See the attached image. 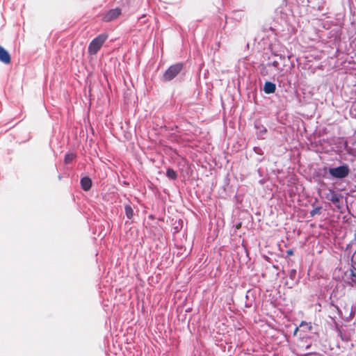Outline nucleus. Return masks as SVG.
<instances>
[{
	"instance_id": "3",
	"label": "nucleus",
	"mask_w": 356,
	"mask_h": 356,
	"mask_svg": "<svg viewBox=\"0 0 356 356\" xmlns=\"http://www.w3.org/2000/svg\"><path fill=\"white\" fill-rule=\"evenodd\" d=\"M349 168L347 165H341L337 168L329 169V173L335 178L343 179L347 177L349 174Z\"/></svg>"
},
{
	"instance_id": "13",
	"label": "nucleus",
	"mask_w": 356,
	"mask_h": 356,
	"mask_svg": "<svg viewBox=\"0 0 356 356\" xmlns=\"http://www.w3.org/2000/svg\"><path fill=\"white\" fill-rule=\"evenodd\" d=\"M286 254L288 257L293 255V250L292 249L288 250L286 251Z\"/></svg>"
},
{
	"instance_id": "11",
	"label": "nucleus",
	"mask_w": 356,
	"mask_h": 356,
	"mask_svg": "<svg viewBox=\"0 0 356 356\" xmlns=\"http://www.w3.org/2000/svg\"><path fill=\"white\" fill-rule=\"evenodd\" d=\"M321 207H315V208H314L311 211L310 214H311L312 216H314L316 214H320L321 213Z\"/></svg>"
},
{
	"instance_id": "10",
	"label": "nucleus",
	"mask_w": 356,
	"mask_h": 356,
	"mask_svg": "<svg viewBox=\"0 0 356 356\" xmlns=\"http://www.w3.org/2000/svg\"><path fill=\"white\" fill-rule=\"evenodd\" d=\"M166 175L168 177L172 179H175L177 178V173L176 172L172 169H168L166 172Z\"/></svg>"
},
{
	"instance_id": "1",
	"label": "nucleus",
	"mask_w": 356,
	"mask_h": 356,
	"mask_svg": "<svg viewBox=\"0 0 356 356\" xmlns=\"http://www.w3.org/2000/svg\"><path fill=\"white\" fill-rule=\"evenodd\" d=\"M108 35L106 33H102L95 38L89 44L88 52L90 55L96 54L98 51L102 48L104 43L108 39Z\"/></svg>"
},
{
	"instance_id": "15",
	"label": "nucleus",
	"mask_w": 356,
	"mask_h": 356,
	"mask_svg": "<svg viewBox=\"0 0 356 356\" xmlns=\"http://www.w3.org/2000/svg\"><path fill=\"white\" fill-rule=\"evenodd\" d=\"M303 324H306V323H305V322H304V321H302V323H301V324H300V326H302Z\"/></svg>"
},
{
	"instance_id": "9",
	"label": "nucleus",
	"mask_w": 356,
	"mask_h": 356,
	"mask_svg": "<svg viewBox=\"0 0 356 356\" xmlns=\"http://www.w3.org/2000/svg\"><path fill=\"white\" fill-rule=\"evenodd\" d=\"M75 158V155L72 153L66 154L65 156L64 162L65 164L71 163Z\"/></svg>"
},
{
	"instance_id": "14",
	"label": "nucleus",
	"mask_w": 356,
	"mask_h": 356,
	"mask_svg": "<svg viewBox=\"0 0 356 356\" xmlns=\"http://www.w3.org/2000/svg\"><path fill=\"white\" fill-rule=\"evenodd\" d=\"M351 275H352V276H353V277H355V276H356V275L355 274V273H354L353 271H352Z\"/></svg>"
},
{
	"instance_id": "5",
	"label": "nucleus",
	"mask_w": 356,
	"mask_h": 356,
	"mask_svg": "<svg viewBox=\"0 0 356 356\" xmlns=\"http://www.w3.org/2000/svg\"><path fill=\"white\" fill-rule=\"evenodd\" d=\"M0 61L4 64H9L11 62L10 55L1 46H0Z\"/></svg>"
},
{
	"instance_id": "12",
	"label": "nucleus",
	"mask_w": 356,
	"mask_h": 356,
	"mask_svg": "<svg viewBox=\"0 0 356 356\" xmlns=\"http://www.w3.org/2000/svg\"><path fill=\"white\" fill-rule=\"evenodd\" d=\"M330 200L333 203H337V202H339V197L337 195H334L332 196Z\"/></svg>"
},
{
	"instance_id": "8",
	"label": "nucleus",
	"mask_w": 356,
	"mask_h": 356,
	"mask_svg": "<svg viewBox=\"0 0 356 356\" xmlns=\"http://www.w3.org/2000/svg\"><path fill=\"white\" fill-rule=\"evenodd\" d=\"M125 213L129 219H131L134 216V211L130 205L125 206Z\"/></svg>"
},
{
	"instance_id": "6",
	"label": "nucleus",
	"mask_w": 356,
	"mask_h": 356,
	"mask_svg": "<svg viewBox=\"0 0 356 356\" xmlns=\"http://www.w3.org/2000/svg\"><path fill=\"white\" fill-rule=\"evenodd\" d=\"M276 90V85L270 81H266L264 86V91L266 94L274 93Z\"/></svg>"
},
{
	"instance_id": "2",
	"label": "nucleus",
	"mask_w": 356,
	"mask_h": 356,
	"mask_svg": "<svg viewBox=\"0 0 356 356\" xmlns=\"http://www.w3.org/2000/svg\"><path fill=\"white\" fill-rule=\"evenodd\" d=\"M183 69V63H178L170 66L163 75V81H169L173 79Z\"/></svg>"
},
{
	"instance_id": "4",
	"label": "nucleus",
	"mask_w": 356,
	"mask_h": 356,
	"mask_svg": "<svg viewBox=\"0 0 356 356\" xmlns=\"http://www.w3.org/2000/svg\"><path fill=\"white\" fill-rule=\"evenodd\" d=\"M122 13V10L119 8L111 9L103 16L102 19L108 22L117 19Z\"/></svg>"
},
{
	"instance_id": "7",
	"label": "nucleus",
	"mask_w": 356,
	"mask_h": 356,
	"mask_svg": "<svg viewBox=\"0 0 356 356\" xmlns=\"http://www.w3.org/2000/svg\"><path fill=\"white\" fill-rule=\"evenodd\" d=\"M81 186L83 191H88L91 188L92 181L88 177H84L81 179Z\"/></svg>"
}]
</instances>
